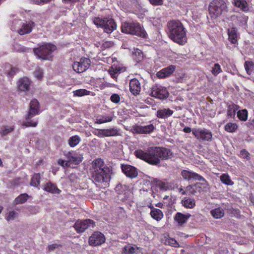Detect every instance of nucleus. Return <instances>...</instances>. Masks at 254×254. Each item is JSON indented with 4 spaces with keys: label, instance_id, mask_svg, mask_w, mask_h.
<instances>
[{
    "label": "nucleus",
    "instance_id": "1",
    "mask_svg": "<svg viewBox=\"0 0 254 254\" xmlns=\"http://www.w3.org/2000/svg\"><path fill=\"white\" fill-rule=\"evenodd\" d=\"M135 156L150 164L156 165L161 160H167L172 156V152L170 149L164 147H150L145 151L137 149L134 151Z\"/></svg>",
    "mask_w": 254,
    "mask_h": 254
},
{
    "label": "nucleus",
    "instance_id": "2",
    "mask_svg": "<svg viewBox=\"0 0 254 254\" xmlns=\"http://www.w3.org/2000/svg\"><path fill=\"white\" fill-rule=\"evenodd\" d=\"M90 170L92 178L96 183L101 184L104 188L108 187L111 179V170L105 165L102 159L94 160Z\"/></svg>",
    "mask_w": 254,
    "mask_h": 254
},
{
    "label": "nucleus",
    "instance_id": "3",
    "mask_svg": "<svg viewBox=\"0 0 254 254\" xmlns=\"http://www.w3.org/2000/svg\"><path fill=\"white\" fill-rule=\"evenodd\" d=\"M168 34L170 38L180 45L187 42L185 29L179 20H171L168 23Z\"/></svg>",
    "mask_w": 254,
    "mask_h": 254
},
{
    "label": "nucleus",
    "instance_id": "4",
    "mask_svg": "<svg viewBox=\"0 0 254 254\" xmlns=\"http://www.w3.org/2000/svg\"><path fill=\"white\" fill-rule=\"evenodd\" d=\"M122 31L126 34L145 38L146 33L138 23L126 22L122 25Z\"/></svg>",
    "mask_w": 254,
    "mask_h": 254
},
{
    "label": "nucleus",
    "instance_id": "5",
    "mask_svg": "<svg viewBox=\"0 0 254 254\" xmlns=\"http://www.w3.org/2000/svg\"><path fill=\"white\" fill-rule=\"evenodd\" d=\"M226 3L223 0H213L209 5V15L212 19H216L227 11Z\"/></svg>",
    "mask_w": 254,
    "mask_h": 254
},
{
    "label": "nucleus",
    "instance_id": "6",
    "mask_svg": "<svg viewBox=\"0 0 254 254\" xmlns=\"http://www.w3.org/2000/svg\"><path fill=\"white\" fill-rule=\"evenodd\" d=\"M56 49V46L50 43H46L34 49L35 54L39 59L50 60L52 53Z\"/></svg>",
    "mask_w": 254,
    "mask_h": 254
},
{
    "label": "nucleus",
    "instance_id": "7",
    "mask_svg": "<svg viewBox=\"0 0 254 254\" xmlns=\"http://www.w3.org/2000/svg\"><path fill=\"white\" fill-rule=\"evenodd\" d=\"M192 134L196 138L201 141H211L212 138L211 132L206 128H194Z\"/></svg>",
    "mask_w": 254,
    "mask_h": 254
},
{
    "label": "nucleus",
    "instance_id": "8",
    "mask_svg": "<svg viewBox=\"0 0 254 254\" xmlns=\"http://www.w3.org/2000/svg\"><path fill=\"white\" fill-rule=\"evenodd\" d=\"M95 225L94 222L89 219L84 220H77L74 225V228L78 233H82L88 228H93Z\"/></svg>",
    "mask_w": 254,
    "mask_h": 254
},
{
    "label": "nucleus",
    "instance_id": "9",
    "mask_svg": "<svg viewBox=\"0 0 254 254\" xmlns=\"http://www.w3.org/2000/svg\"><path fill=\"white\" fill-rule=\"evenodd\" d=\"M90 64V60L87 58H82L79 62H75L72 65L73 70L77 73H82L86 70Z\"/></svg>",
    "mask_w": 254,
    "mask_h": 254
},
{
    "label": "nucleus",
    "instance_id": "10",
    "mask_svg": "<svg viewBox=\"0 0 254 254\" xmlns=\"http://www.w3.org/2000/svg\"><path fill=\"white\" fill-rule=\"evenodd\" d=\"M155 127L153 124L147 125H135L132 127L131 131L133 133L148 134L152 132Z\"/></svg>",
    "mask_w": 254,
    "mask_h": 254
},
{
    "label": "nucleus",
    "instance_id": "11",
    "mask_svg": "<svg viewBox=\"0 0 254 254\" xmlns=\"http://www.w3.org/2000/svg\"><path fill=\"white\" fill-rule=\"evenodd\" d=\"M151 95L155 98L164 99L168 97V92L165 88L159 85H155L151 88Z\"/></svg>",
    "mask_w": 254,
    "mask_h": 254
},
{
    "label": "nucleus",
    "instance_id": "12",
    "mask_svg": "<svg viewBox=\"0 0 254 254\" xmlns=\"http://www.w3.org/2000/svg\"><path fill=\"white\" fill-rule=\"evenodd\" d=\"M181 175L183 179L187 181L193 180L206 182V180L202 176L192 171L183 170L181 172Z\"/></svg>",
    "mask_w": 254,
    "mask_h": 254
},
{
    "label": "nucleus",
    "instance_id": "13",
    "mask_svg": "<svg viewBox=\"0 0 254 254\" xmlns=\"http://www.w3.org/2000/svg\"><path fill=\"white\" fill-rule=\"evenodd\" d=\"M105 240L103 234L99 232L94 233L89 239V243L92 246H98L103 244Z\"/></svg>",
    "mask_w": 254,
    "mask_h": 254
},
{
    "label": "nucleus",
    "instance_id": "14",
    "mask_svg": "<svg viewBox=\"0 0 254 254\" xmlns=\"http://www.w3.org/2000/svg\"><path fill=\"white\" fill-rule=\"evenodd\" d=\"M122 170L124 173L130 178H136L138 175V171L136 168L129 165H122Z\"/></svg>",
    "mask_w": 254,
    "mask_h": 254
},
{
    "label": "nucleus",
    "instance_id": "15",
    "mask_svg": "<svg viewBox=\"0 0 254 254\" xmlns=\"http://www.w3.org/2000/svg\"><path fill=\"white\" fill-rule=\"evenodd\" d=\"M39 102L36 99H33L30 103V109L27 115V120L39 114Z\"/></svg>",
    "mask_w": 254,
    "mask_h": 254
},
{
    "label": "nucleus",
    "instance_id": "16",
    "mask_svg": "<svg viewBox=\"0 0 254 254\" xmlns=\"http://www.w3.org/2000/svg\"><path fill=\"white\" fill-rule=\"evenodd\" d=\"M64 155L67 159L68 163L78 164L82 161V158L78 156L75 152H64Z\"/></svg>",
    "mask_w": 254,
    "mask_h": 254
},
{
    "label": "nucleus",
    "instance_id": "17",
    "mask_svg": "<svg viewBox=\"0 0 254 254\" xmlns=\"http://www.w3.org/2000/svg\"><path fill=\"white\" fill-rule=\"evenodd\" d=\"M176 66L171 65L167 67L162 69L157 73V76L160 78H164L170 76L175 70Z\"/></svg>",
    "mask_w": 254,
    "mask_h": 254
},
{
    "label": "nucleus",
    "instance_id": "18",
    "mask_svg": "<svg viewBox=\"0 0 254 254\" xmlns=\"http://www.w3.org/2000/svg\"><path fill=\"white\" fill-rule=\"evenodd\" d=\"M35 24L32 21H26L23 23L22 27L18 31L20 35H24L30 33Z\"/></svg>",
    "mask_w": 254,
    "mask_h": 254
},
{
    "label": "nucleus",
    "instance_id": "19",
    "mask_svg": "<svg viewBox=\"0 0 254 254\" xmlns=\"http://www.w3.org/2000/svg\"><path fill=\"white\" fill-rule=\"evenodd\" d=\"M140 84L139 81L134 78L130 80L129 83V90L133 95H137L140 91Z\"/></svg>",
    "mask_w": 254,
    "mask_h": 254
},
{
    "label": "nucleus",
    "instance_id": "20",
    "mask_svg": "<svg viewBox=\"0 0 254 254\" xmlns=\"http://www.w3.org/2000/svg\"><path fill=\"white\" fill-rule=\"evenodd\" d=\"M103 28L104 29V31L109 34L111 33L117 28V25L113 19L106 18V22Z\"/></svg>",
    "mask_w": 254,
    "mask_h": 254
},
{
    "label": "nucleus",
    "instance_id": "21",
    "mask_svg": "<svg viewBox=\"0 0 254 254\" xmlns=\"http://www.w3.org/2000/svg\"><path fill=\"white\" fill-rule=\"evenodd\" d=\"M30 81L27 77H23L19 79L17 83V87L19 90L26 91L29 90Z\"/></svg>",
    "mask_w": 254,
    "mask_h": 254
},
{
    "label": "nucleus",
    "instance_id": "22",
    "mask_svg": "<svg viewBox=\"0 0 254 254\" xmlns=\"http://www.w3.org/2000/svg\"><path fill=\"white\" fill-rule=\"evenodd\" d=\"M190 216V214H184L181 212H178L174 216V220L178 223L179 225L182 226L187 222Z\"/></svg>",
    "mask_w": 254,
    "mask_h": 254
},
{
    "label": "nucleus",
    "instance_id": "23",
    "mask_svg": "<svg viewBox=\"0 0 254 254\" xmlns=\"http://www.w3.org/2000/svg\"><path fill=\"white\" fill-rule=\"evenodd\" d=\"M118 134V130L115 128L100 129L99 132V135L101 137L112 136L117 135Z\"/></svg>",
    "mask_w": 254,
    "mask_h": 254
},
{
    "label": "nucleus",
    "instance_id": "24",
    "mask_svg": "<svg viewBox=\"0 0 254 254\" xmlns=\"http://www.w3.org/2000/svg\"><path fill=\"white\" fill-rule=\"evenodd\" d=\"M228 39L232 44H236L238 40L237 30L235 28H229L228 30Z\"/></svg>",
    "mask_w": 254,
    "mask_h": 254
},
{
    "label": "nucleus",
    "instance_id": "25",
    "mask_svg": "<svg viewBox=\"0 0 254 254\" xmlns=\"http://www.w3.org/2000/svg\"><path fill=\"white\" fill-rule=\"evenodd\" d=\"M173 114V111L170 109H163L157 112V116L159 118L166 119L172 116Z\"/></svg>",
    "mask_w": 254,
    "mask_h": 254
},
{
    "label": "nucleus",
    "instance_id": "26",
    "mask_svg": "<svg viewBox=\"0 0 254 254\" xmlns=\"http://www.w3.org/2000/svg\"><path fill=\"white\" fill-rule=\"evenodd\" d=\"M44 190L52 193L59 194L61 192V190L57 187L56 185L50 182L47 183L45 185L44 188Z\"/></svg>",
    "mask_w": 254,
    "mask_h": 254
},
{
    "label": "nucleus",
    "instance_id": "27",
    "mask_svg": "<svg viewBox=\"0 0 254 254\" xmlns=\"http://www.w3.org/2000/svg\"><path fill=\"white\" fill-rule=\"evenodd\" d=\"M234 5L244 11H248L249 9L248 4L246 0H233Z\"/></svg>",
    "mask_w": 254,
    "mask_h": 254
},
{
    "label": "nucleus",
    "instance_id": "28",
    "mask_svg": "<svg viewBox=\"0 0 254 254\" xmlns=\"http://www.w3.org/2000/svg\"><path fill=\"white\" fill-rule=\"evenodd\" d=\"M181 203L183 206L187 208H193L195 205V200L189 197H184Z\"/></svg>",
    "mask_w": 254,
    "mask_h": 254
},
{
    "label": "nucleus",
    "instance_id": "29",
    "mask_svg": "<svg viewBox=\"0 0 254 254\" xmlns=\"http://www.w3.org/2000/svg\"><path fill=\"white\" fill-rule=\"evenodd\" d=\"M150 215L154 219L157 221H160L163 217V214L162 211L155 208H153L151 210Z\"/></svg>",
    "mask_w": 254,
    "mask_h": 254
},
{
    "label": "nucleus",
    "instance_id": "30",
    "mask_svg": "<svg viewBox=\"0 0 254 254\" xmlns=\"http://www.w3.org/2000/svg\"><path fill=\"white\" fill-rule=\"evenodd\" d=\"M210 213L214 218L216 219H219L224 216V211L223 208L218 207L212 209L210 211Z\"/></svg>",
    "mask_w": 254,
    "mask_h": 254
},
{
    "label": "nucleus",
    "instance_id": "31",
    "mask_svg": "<svg viewBox=\"0 0 254 254\" xmlns=\"http://www.w3.org/2000/svg\"><path fill=\"white\" fill-rule=\"evenodd\" d=\"M132 55L133 59L137 63L141 62L143 59V53L137 48L134 49L133 51H132Z\"/></svg>",
    "mask_w": 254,
    "mask_h": 254
},
{
    "label": "nucleus",
    "instance_id": "32",
    "mask_svg": "<svg viewBox=\"0 0 254 254\" xmlns=\"http://www.w3.org/2000/svg\"><path fill=\"white\" fill-rule=\"evenodd\" d=\"M113 118L111 116L103 115L96 118L95 123L98 124L110 122L112 121Z\"/></svg>",
    "mask_w": 254,
    "mask_h": 254
},
{
    "label": "nucleus",
    "instance_id": "33",
    "mask_svg": "<svg viewBox=\"0 0 254 254\" xmlns=\"http://www.w3.org/2000/svg\"><path fill=\"white\" fill-rule=\"evenodd\" d=\"M138 248L136 246H132L131 245H127L124 247L123 249V254H133L135 253Z\"/></svg>",
    "mask_w": 254,
    "mask_h": 254
},
{
    "label": "nucleus",
    "instance_id": "34",
    "mask_svg": "<svg viewBox=\"0 0 254 254\" xmlns=\"http://www.w3.org/2000/svg\"><path fill=\"white\" fill-rule=\"evenodd\" d=\"M81 139L78 135H74L70 137L68 140V143L69 145L73 147L76 146L80 141Z\"/></svg>",
    "mask_w": 254,
    "mask_h": 254
},
{
    "label": "nucleus",
    "instance_id": "35",
    "mask_svg": "<svg viewBox=\"0 0 254 254\" xmlns=\"http://www.w3.org/2000/svg\"><path fill=\"white\" fill-rule=\"evenodd\" d=\"M41 176L39 173L35 174L32 177L30 185L34 187H38L40 185Z\"/></svg>",
    "mask_w": 254,
    "mask_h": 254
},
{
    "label": "nucleus",
    "instance_id": "36",
    "mask_svg": "<svg viewBox=\"0 0 254 254\" xmlns=\"http://www.w3.org/2000/svg\"><path fill=\"white\" fill-rule=\"evenodd\" d=\"M220 180L223 184L226 185H233L234 183L231 181L230 176L226 174L222 175L220 177Z\"/></svg>",
    "mask_w": 254,
    "mask_h": 254
},
{
    "label": "nucleus",
    "instance_id": "37",
    "mask_svg": "<svg viewBox=\"0 0 254 254\" xmlns=\"http://www.w3.org/2000/svg\"><path fill=\"white\" fill-rule=\"evenodd\" d=\"M245 68L248 74H251L254 70V63L252 62L246 61L245 63Z\"/></svg>",
    "mask_w": 254,
    "mask_h": 254
},
{
    "label": "nucleus",
    "instance_id": "38",
    "mask_svg": "<svg viewBox=\"0 0 254 254\" xmlns=\"http://www.w3.org/2000/svg\"><path fill=\"white\" fill-rule=\"evenodd\" d=\"M29 196L26 193L21 194L17 197L15 199L16 204H22L26 202Z\"/></svg>",
    "mask_w": 254,
    "mask_h": 254
},
{
    "label": "nucleus",
    "instance_id": "39",
    "mask_svg": "<svg viewBox=\"0 0 254 254\" xmlns=\"http://www.w3.org/2000/svg\"><path fill=\"white\" fill-rule=\"evenodd\" d=\"M239 119L243 121H246L248 119V112L246 110H240L237 113Z\"/></svg>",
    "mask_w": 254,
    "mask_h": 254
},
{
    "label": "nucleus",
    "instance_id": "40",
    "mask_svg": "<svg viewBox=\"0 0 254 254\" xmlns=\"http://www.w3.org/2000/svg\"><path fill=\"white\" fill-rule=\"evenodd\" d=\"M90 91L84 89H80L73 91V95L74 96L81 97L84 95H88L89 94Z\"/></svg>",
    "mask_w": 254,
    "mask_h": 254
},
{
    "label": "nucleus",
    "instance_id": "41",
    "mask_svg": "<svg viewBox=\"0 0 254 254\" xmlns=\"http://www.w3.org/2000/svg\"><path fill=\"white\" fill-rule=\"evenodd\" d=\"M13 130V127L9 126H4L0 129V134L4 136Z\"/></svg>",
    "mask_w": 254,
    "mask_h": 254
},
{
    "label": "nucleus",
    "instance_id": "42",
    "mask_svg": "<svg viewBox=\"0 0 254 254\" xmlns=\"http://www.w3.org/2000/svg\"><path fill=\"white\" fill-rule=\"evenodd\" d=\"M237 128V125L234 123H229L226 124L225 127V129L230 132H232L235 131Z\"/></svg>",
    "mask_w": 254,
    "mask_h": 254
},
{
    "label": "nucleus",
    "instance_id": "43",
    "mask_svg": "<svg viewBox=\"0 0 254 254\" xmlns=\"http://www.w3.org/2000/svg\"><path fill=\"white\" fill-rule=\"evenodd\" d=\"M106 22V18H101L100 17H95L93 19L94 23L98 27H103L104 24Z\"/></svg>",
    "mask_w": 254,
    "mask_h": 254
},
{
    "label": "nucleus",
    "instance_id": "44",
    "mask_svg": "<svg viewBox=\"0 0 254 254\" xmlns=\"http://www.w3.org/2000/svg\"><path fill=\"white\" fill-rule=\"evenodd\" d=\"M222 71L220 65L218 64H215L212 67L211 72L213 75L216 76Z\"/></svg>",
    "mask_w": 254,
    "mask_h": 254
},
{
    "label": "nucleus",
    "instance_id": "45",
    "mask_svg": "<svg viewBox=\"0 0 254 254\" xmlns=\"http://www.w3.org/2000/svg\"><path fill=\"white\" fill-rule=\"evenodd\" d=\"M30 119L27 120V117H26V121L23 123V125L27 127H35L37 125V121H29Z\"/></svg>",
    "mask_w": 254,
    "mask_h": 254
},
{
    "label": "nucleus",
    "instance_id": "46",
    "mask_svg": "<svg viewBox=\"0 0 254 254\" xmlns=\"http://www.w3.org/2000/svg\"><path fill=\"white\" fill-rule=\"evenodd\" d=\"M240 156L241 158L245 159L247 160L250 159V153L246 149H242L241 151Z\"/></svg>",
    "mask_w": 254,
    "mask_h": 254
},
{
    "label": "nucleus",
    "instance_id": "47",
    "mask_svg": "<svg viewBox=\"0 0 254 254\" xmlns=\"http://www.w3.org/2000/svg\"><path fill=\"white\" fill-rule=\"evenodd\" d=\"M17 213L14 211H11L8 213V214L6 218V219L8 221H10V220H13L14 219H15L17 217Z\"/></svg>",
    "mask_w": 254,
    "mask_h": 254
},
{
    "label": "nucleus",
    "instance_id": "48",
    "mask_svg": "<svg viewBox=\"0 0 254 254\" xmlns=\"http://www.w3.org/2000/svg\"><path fill=\"white\" fill-rule=\"evenodd\" d=\"M166 243H168V245L176 248L179 246L178 242L174 239H169L166 240Z\"/></svg>",
    "mask_w": 254,
    "mask_h": 254
},
{
    "label": "nucleus",
    "instance_id": "49",
    "mask_svg": "<svg viewBox=\"0 0 254 254\" xmlns=\"http://www.w3.org/2000/svg\"><path fill=\"white\" fill-rule=\"evenodd\" d=\"M35 76L38 79H41L43 76V71L40 68L35 70L34 72Z\"/></svg>",
    "mask_w": 254,
    "mask_h": 254
},
{
    "label": "nucleus",
    "instance_id": "50",
    "mask_svg": "<svg viewBox=\"0 0 254 254\" xmlns=\"http://www.w3.org/2000/svg\"><path fill=\"white\" fill-rule=\"evenodd\" d=\"M111 100L115 103H118L120 101V97L119 95L114 94L111 96Z\"/></svg>",
    "mask_w": 254,
    "mask_h": 254
},
{
    "label": "nucleus",
    "instance_id": "51",
    "mask_svg": "<svg viewBox=\"0 0 254 254\" xmlns=\"http://www.w3.org/2000/svg\"><path fill=\"white\" fill-rule=\"evenodd\" d=\"M164 203L166 204V205H170L172 204L171 201L172 199L170 198L169 196L165 195L163 197Z\"/></svg>",
    "mask_w": 254,
    "mask_h": 254
},
{
    "label": "nucleus",
    "instance_id": "52",
    "mask_svg": "<svg viewBox=\"0 0 254 254\" xmlns=\"http://www.w3.org/2000/svg\"><path fill=\"white\" fill-rule=\"evenodd\" d=\"M58 163L59 165H60L64 167H68L69 166V164L68 163L67 161H65L63 159H59L58 161Z\"/></svg>",
    "mask_w": 254,
    "mask_h": 254
},
{
    "label": "nucleus",
    "instance_id": "53",
    "mask_svg": "<svg viewBox=\"0 0 254 254\" xmlns=\"http://www.w3.org/2000/svg\"><path fill=\"white\" fill-rule=\"evenodd\" d=\"M150 2L154 5H160L162 4L163 0H149Z\"/></svg>",
    "mask_w": 254,
    "mask_h": 254
},
{
    "label": "nucleus",
    "instance_id": "54",
    "mask_svg": "<svg viewBox=\"0 0 254 254\" xmlns=\"http://www.w3.org/2000/svg\"><path fill=\"white\" fill-rule=\"evenodd\" d=\"M158 186L162 190H166L168 189V186L166 184L163 182H160L158 184Z\"/></svg>",
    "mask_w": 254,
    "mask_h": 254
},
{
    "label": "nucleus",
    "instance_id": "55",
    "mask_svg": "<svg viewBox=\"0 0 254 254\" xmlns=\"http://www.w3.org/2000/svg\"><path fill=\"white\" fill-rule=\"evenodd\" d=\"M17 71L18 69L17 68L12 67L10 71L8 73V74L10 76H13Z\"/></svg>",
    "mask_w": 254,
    "mask_h": 254
},
{
    "label": "nucleus",
    "instance_id": "56",
    "mask_svg": "<svg viewBox=\"0 0 254 254\" xmlns=\"http://www.w3.org/2000/svg\"><path fill=\"white\" fill-rule=\"evenodd\" d=\"M59 247V245L56 244H53L52 245H50L48 246V249L49 251H52L56 249V248H58Z\"/></svg>",
    "mask_w": 254,
    "mask_h": 254
},
{
    "label": "nucleus",
    "instance_id": "57",
    "mask_svg": "<svg viewBox=\"0 0 254 254\" xmlns=\"http://www.w3.org/2000/svg\"><path fill=\"white\" fill-rule=\"evenodd\" d=\"M113 45V43L110 41H106L104 42L103 44V46L105 48H109L110 47H112Z\"/></svg>",
    "mask_w": 254,
    "mask_h": 254
},
{
    "label": "nucleus",
    "instance_id": "58",
    "mask_svg": "<svg viewBox=\"0 0 254 254\" xmlns=\"http://www.w3.org/2000/svg\"><path fill=\"white\" fill-rule=\"evenodd\" d=\"M183 131L186 133L190 132L192 130H191V128L188 127H186L184 128Z\"/></svg>",
    "mask_w": 254,
    "mask_h": 254
},
{
    "label": "nucleus",
    "instance_id": "59",
    "mask_svg": "<svg viewBox=\"0 0 254 254\" xmlns=\"http://www.w3.org/2000/svg\"><path fill=\"white\" fill-rule=\"evenodd\" d=\"M179 191L180 192L182 193V195H185L187 194L186 191H185L182 187L179 189Z\"/></svg>",
    "mask_w": 254,
    "mask_h": 254
},
{
    "label": "nucleus",
    "instance_id": "60",
    "mask_svg": "<svg viewBox=\"0 0 254 254\" xmlns=\"http://www.w3.org/2000/svg\"><path fill=\"white\" fill-rule=\"evenodd\" d=\"M162 205H163V204L161 203H158L156 205V206L160 207V208H162Z\"/></svg>",
    "mask_w": 254,
    "mask_h": 254
},
{
    "label": "nucleus",
    "instance_id": "61",
    "mask_svg": "<svg viewBox=\"0 0 254 254\" xmlns=\"http://www.w3.org/2000/svg\"><path fill=\"white\" fill-rule=\"evenodd\" d=\"M33 209H34V210H35V211H37V212H38V211L39 208H38V207H34L33 208Z\"/></svg>",
    "mask_w": 254,
    "mask_h": 254
},
{
    "label": "nucleus",
    "instance_id": "62",
    "mask_svg": "<svg viewBox=\"0 0 254 254\" xmlns=\"http://www.w3.org/2000/svg\"><path fill=\"white\" fill-rule=\"evenodd\" d=\"M110 74H111V76H113L114 74L117 73V71L114 72V70L113 71V72H114V73H113L112 72V70H110Z\"/></svg>",
    "mask_w": 254,
    "mask_h": 254
},
{
    "label": "nucleus",
    "instance_id": "63",
    "mask_svg": "<svg viewBox=\"0 0 254 254\" xmlns=\"http://www.w3.org/2000/svg\"><path fill=\"white\" fill-rule=\"evenodd\" d=\"M148 207L149 208H150L151 209V210L153 209V208H154L152 206V204L151 203H150V204L148 205Z\"/></svg>",
    "mask_w": 254,
    "mask_h": 254
},
{
    "label": "nucleus",
    "instance_id": "64",
    "mask_svg": "<svg viewBox=\"0 0 254 254\" xmlns=\"http://www.w3.org/2000/svg\"><path fill=\"white\" fill-rule=\"evenodd\" d=\"M2 209H3V207L1 206H0V214L1 213Z\"/></svg>",
    "mask_w": 254,
    "mask_h": 254
}]
</instances>
